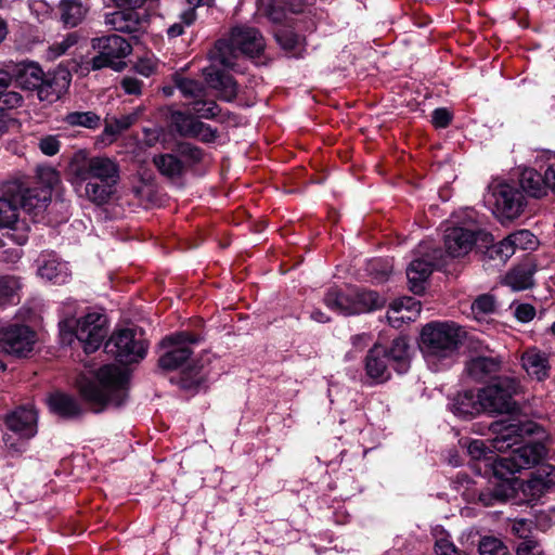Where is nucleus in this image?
Listing matches in <instances>:
<instances>
[{"instance_id": "57", "label": "nucleus", "mask_w": 555, "mask_h": 555, "mask_svg": "<svg viewBox=\"0 0 555 555\" xmlns=\"http://www.w3.org/2000/svg\"><path fill=\"white\" fill-rule=\"evenodd\" d=\"M452 119L451 113L447 108H437L433 112L431 121L437 128H446Z\"/></svg>"}, {"instance_id": "42", "label": "nucleus", "mask_w": 555, "mask_h": 555, "mask_svg": "<svg viewBox=\"0 0 555 555\" xmlns=\"http://www.w3.org/2000/svg\"><path fill=\"white\" fill-rule=\"evenodd\" d=\"M515 251L517 249L521 250H533L539 242L533 233L529 230H518L509 234Z\"/></svg>"}, {"instance_id": "50", "label": "nucleus", "mask_w": 555, "mask_h": 555, "mask_svg": "<svg viewBox=\"0 0 555 555\" xmlns=\"http://www.w3.org/2000/svg\"><path fill=\"white\" fill-rule=\"evenodd\" d=\"M189 5L188 10L181 13L180 18L186 26L192 25L196 20L195 9L201 5H211L215 0H186Z\"/></svg>"}, {"instance_id": "1", "label": "nucleus", "mask_w": 555, "mask_h": 555, "mask_svg": "<svg viewBox=\"0 0 555 555\" xmlns=\"http://www.w3.org/2000/svg\"><path fill=\"white\" fill-rule=\"evenodd\" d=\"M128 373L126 370L107 364L102 366L94 378L82 377L78 388L83 400L99 413L108 406L118 408L128 398Z\"/></svg>"}, {"instance_id": "3", "label": "nucleus", "mask_w": 555, "mask_h": 555, "mask_svg": "<svg viewBox=\"0 0 555 555\" xmlns=\"http://www.w3.org/2000/svg\"><path fill=\"white\" fill-rule=\"evenodd\" d=\"M465 337L463 328L454 322H430L421 332V349L428 363L451 358Z\"/></svg>"}, {"instance_id": "10", "label": "nucleus", "mask_w": 555, "mask_h": 555, "mask_svg": "<svg viewBox=\"0 0 555 555\" xmlns=\"http://www.w3.org/2000/svg\"><path fill=\"white\" fill-rule=\"evenodd\" d=\"M105 352L124 364L142 360L146 352V344L131 328H121L112 334L105 344Z\"/></svg>"}, {"instance_id": "47", "label": "nucleus", "mask_w": 555, "mask_h": 555, "mask_svg": "<svg viewBox=\"0 0 555 555\" xmlns=\"http://www.w3.org/2000/svg\"><path fill=\"white\" fill-rule=\"evenodd\" d=\"M21 289V283L15 276H1L0 278V299L13 300Z\"/></svg>"}, {"instance_id": "19", "label": "nucleus", "mask_w": 555, "mask_h": 555, "mask_svg": "<svg viewBox=\"0 0 555 555\" xmlns=\"http://www.w3.org/2000/svg\"><path fill=\"white\" fill-rule=\"evenodd\" d=\"M231 43L238 54L248 56L258 55L264 48L261 34L254 27L237 26L231 30Z\"/></svg>"}, {"instance_id": "27", "label": "nucleus", "mask_w": 555, "mask_h": 555, "mask_svg": "<svg viewBox=\"0 0 555 555\" xmlns=\"http://www.w3.org/2000/svg\"><path fill=\"white\" fill-rule=\"evenodd\" d=\"M537 271V264L532 260H527L511 270L504 281L513 291H524L533 285V274Z\"/></svg>"}, {"instance_id": "20", "label": "nucleus", "mask_w": 555, "mask_h": 555, "mask_svg": "<svg viewBox=\"0 0 555 555\" xmlns=\"http://www.w3.org/2000/svg\"><path fill=\"white\" fill-rule=\"evenodd\" d=\"M72 76L66 69H57L43 76L38 88V98L48 103L56 102L68 89Z\"/></svg>"}, {"instance_id": "61", "label": "nucleus", "mask_w": 555, "mask_h": 555, "mask_svg": "<svg viewBox=\"0 0 555 555\" xmlns=\"http://www.w3.org/2000/svg\"><path fill=\"white\" fill-rule=\"evenodd\" d=\"M529 531H530L529 524L525 519L516 520L512 525V532L525 540H527L526 538H527Z\"/></svg>"}, {"instance_id": "34", "label": "nucleus", "mask_w": 555, "mask_h": 555, "mask_svg": "<svg viewBox=\"0 0 555 555\" xmlns=\"http://www.w3.org/2000/svg\"><path fill=\"white\" fill-rule=\"evenodd\" d=\"M105 24L120 33H132L137 29L138 17L132 11H115L105 16Z\"/></svg>"}, {"instance_id": "33", "label": "nucleus", "mask_w": 555, "mask_h": 555, "mask_svg": "<svg viewBox=\"0 0 555 555\" xmlns=\"http://www.w3.org/2000/svg\"><path fill=\"white\" fill-rule=\"evenodd\" d=\"M41 279L53 282L55 284H63L69 276L67 263L56 259H51L44 262L38 270Z\"/></svg>"}, {"instance_id": "30", "label": "nucleus", "mask_w": 555, "mask_h": 555, "mask_svg": "<svg viewBox=\"0 0 555 555\" xmlns=\"http://www.w3.org/2000/svg\"><path fill=\"white\" fill-rule=\"evenodd\" d=\"M59 11L61 21L67 27L77 26L87 14V9L78 0H61Z\"/></svg>"}, {"instance_id": "25", "label": "nucleus", "mask_w": 555, "mask_h": 555, "mask_svg": "<svg viewBox=\"0 0 555 555\" xmlns=\"http://www.w3.org/2000/svg\"><path fill=\"white\" fill-rule=\"evenodd\" d=\"M451 411L462 417H472L483 412L480 391L472 390L460 392L451 404Z\"/></svg>"}, {"instance_id": "41", "label": "nucleus", "mask_w": 555, "mask_h": 555, "mask_svg": "<svg viewBox=\"0 0 555 555\" xmlns=\"http://www.w3.org/2000/svg\"><path fill=\"white\" fill-rule=\"evenodd\" d=\"M480 555H511L505 543L495 537H482L478 544Z\"/></svg>"}, {"instance_id": "28", "label": "nucleus", "mask_w": 555, "mask_h": 555, "mask_svg": "<svg viewBox=\"0 0 555 555\" xmlns=\"http://www.w3.org/2000/svg\"><path fill=\"white\" fill-rule=\"evenodd\" d=\"M81 189H83L82 196L95 205H103L107 203L116 191L115 181H98L87 180L83 182ZM80 190V188H76Z\"/></svg>"}, {"instance_id": "46", "label": "nucleus", "mask_w": 555, "mask_h": 555, "mask_svg": "<svg viewBox=\"0 0 555 555\" xmlns=\"http://www.w3.org/2000/svg\"><path fill=\"white\" fill-rule=\"evenodd\" d=\"M495 310L494 297L488 294L478 296L472 304V311L476 318L490 314Z\"/></svg>"}, {"instance_id": "52", "label": "nucleus", "mask_w": 555, "mask_h": 555, "mask_svg": "<svg viewBox=\"0 0 555 555\" xmlns=\"http://www.w3.org/2000/svg\"><path fill=\"white\" fill-rule=\"evenodd\" d=\"M77 39L74 34L67 35L61 41L53 43L49 51L52 57H59L76 43Z\"/></svg>"}, {"instance_id": "63", "label": "nucleus", "mask_w": 555, "mask_h": 555, "mask_svg": "<svg viewBox=\"0 0 555 555\" xmlns=\"http://www.w3.org/2000/svg\"><path fill=\"white\" fill-rule=\"evenodd\" d=\"M3 103H5L9 107H17L22 104L23 98L17 92H8L2 93Z\"/></svg>"}, {"instance_id": "16", "label": "nucleus", "mask_w": 555, "mask_h": 555, "mask_svg": "<svg viewBox=\"0 0 555 555\" xmlns=\"http://www.w3.org/2000/svg\"><path fill=\"white\" fill-rule=\"evenodd\" d=\"M490 192L495 212L501 218L515 219L524 211L525 196L517 186L498 182L490 185Z\"/></svg>"}, {"instance_id": "32", "label": "nucleus", "mask_w": 555, "mask_h": 555, "mask_svg": "<svg viewBox=\"0 0 555 555\" xmlns=\"http://www.w3.org/2000/svg\"><path fill=\"white\" fill-rule=\"evenodd\" d=\"M499 369V362L493 357H475L466 363V372L475 379H482Z\"/></svg>"}, {"instance_id": "62", "label": "nucleus", "mask_w": 555, "mask_h": 555, "mask_svg": "<svg viewBox=\"0 0 555 555\" xmlns=\"http://www.w3.org/2000/svg\"><path fill=\"white\" fill-rule=\"evenodd\" d=\"M139 74L150 77L156 69V65L151 60H140L135 66Z\"/></svg>"}, {"instance_id": "55", "label": "nucleus", "mask_w": 555, "mask_h": 555, "mask_svg": "<svg viewBox=\"0 0 555 555\" xmlns=\"http://www.w3.org/2000/svg\"><path fill=\"white\" fill-rule=\"evenodd\" d=\"M435 552L436 555H461L456 546L447 538L436 541Z\"/></svg>"}, {"instance_id": "35", "label": "nucleus", "mask_w": 555, "mask_h": 555, "mask_svg": "<svg viewBox=\"0 0 555 555\" xmlns=\"http://www.w3.org/2000/svg\"><path fill=\"white\" fill-rule=\"evenodd\" d=\"M43 76L42 69L37 64H25L18 69L16 82L24 89H36L38 91L39 86L42 83Z\"/></svg>"}, {"instance_id": "11", "label": "nucleus", "mask_w": 555, "mask_h": 555, "mask_svg": "<svg viewBox=\"0 0 555 555\" xmlns=\"http://www.w3.org/2000/svg\"><path fill=\"white\" fill-rule=\"evenodd\" d=\"M492 241L491 234L480 231L476 227H449L443 235L446 251L453 258L465 257L478 242L490 243Z\"/></svg>"}, {"instance_id": "23", "label": "nucleus", "mask_w": 555, "mask_h": 555, "mask_svg": "<svg viewBox=\"0 0 555 555\" xmlns=\"http://www.w3.org/2000/svg\"><path fill=\"white\" fill-rule=\"evenodd\" d=\"M386 359L387 350L379 345L372 347L365 358L366 375L376 383H384L390 378Z\"/></svg>"}, {"instance_id": "17", "label": "nucleus", "mask_w": 555, "mask_h": 555, "mask_svg": "<svg viewBox=\"0 0 555 555\" xmlns=\"http://www.w3.org/2000/svg\"><path fill=\"white\" fill-rule=\"evenodd\" d=\"M417 254L421 257L411 261L406 268L410 289L415 294L423 292V283L431 274L435 262L440 259V251L431 248L427 243L418 246Z\"/></svg>"}, {"instance_id": "9", "label": "nucleus", "mask_w": 555, "mask_h": 555, "mask_svg": "<svg viewBox=\"0 0 555 555\" xmlns=\"http://www.w3.org/2000/svg\"><path fill=\"white\" fill-rule=\"evenodd\" d=\"M519 383L512 377H499L480 391L483 412L513 413L516 403L513 396L519 392Z\"/></svg>"}, {"instance_id": "45", "label": "nucleus", "mask_w": 555, "mask_h": 555, "mask_svg": "<svg viewBox=\"0 0 555 555\" xmlns=\"http://www.w3.org/2000/svg\"><path fill=\"white\" fill-rule=\"evenodd\" d=\"M515 488L507 482L495 489L493 493H481L479 500L486 506L494 505L496 502H504L506 499L513 495Z\"/></svg>"}, {"instance_id": "36", "label": "nucleus", "mask_w": 555, "mask_h": 555, "mask_svg": "<svg viewBox=\"0 0 555 555\" xmlns=\"http://www.w3.org/2000/svg\"><path fill=\"white\" fill-rule=\"evenodd\" d=\"M481 244L486 247V256L501 263H505L516 253L509 235L495 244H492V242Z\"/></svg>"}, {"instance_id": "8", "label": "nucleus", "mask_w": 555, "mask_h": 555, "mask_svg": "<svg viewBox=\"0 0 555 555\" xmlns=\"http://www.w3.org/2000/svg\"><path fill=\"white\" fill-rule=\"evenodd\" d=\"M325 306L341 315H352L372 311L383 306V300L373 291L332 288L324 296Z\"/></svg>"}, {"instance_id": "6", "label": "nucleus", "mask_w": 555, "mask_h": 555, "mask_svg": "<svg viewBox=\"0 0 555 555\" xmlns=\"http://www.w3.org/2000/svg\"><path fill=\"white\" fill-rule=\"evenodd\" d=\"M209 56L212 66L204 70L206 81L211 88L221 91L227 100H231L236 95V82L230 75L215 68L216 64L227 68L234 66V61L237 59L238 53L231 43V39H229V41H217L214 49L209 52Z\"/></svg>"}, {"instance_id": "51", "label": "nucleus", "mask_w": 555, "mask_h": 555, "mask_svg": "<svg viewBox=\"0 0 555 555\" xmlns=\"http://www.w3.org/2000/svg\"><path fill=\"white\" fill-rule=\"evenodd\" d=\"M258 11L273 23H281L284 17L282 10L276 8L271 1H261Z\"/></svg>"}, {"instance_id": "54", "label": "nucleus", "mask_w": 555, "mask_h": 555, "mask_svg": "<svg viewBox=\"0 0 555 555\" xmlns=\"http://www.w3.org/2000/svg\"><path fill=\"white\" fill-rule=\"evenodd\" d=\"M517 555H543L541 545L531 539L521 541L516 547Z\"/></svg>"}, {"instance_id": "49", "label": "nucleus", "mask_w": 555, "mask_h": 555, "mask_svg": "<svg viewBox=\"0 0 555 555\" xmlns=\"http://www.w3.org/2000/svg\"><path fill=\"white\" fill-rule=\"evenodd\" d=\"M178 89L181 91L183 95L190 98H199L204 92L203 86L199 82L192 79L179 80Z\"/></svg>"}, {"instance_id": "58", "label": "nucleus", "mask_w": 555, "mask_h": 555, "mask_svg": "<svg viewBox=\"0 0 555 555\" xmlns=\"http://www.w3.org/2000/svg\"><path fill=\"white\" fill-rule=\"evenodd\" d=\"M120 86L125 93L139 95L142 91V82L134 77H124L120 81Z\"/></svg>"}, {"instance_id": "21", "label": "nucleus", "mask_w": 555, "mask_h": 555, "mask_svg": "<svg viewBox=\"0 0 555 555\" xmlns=\"http://www.w3.org/2000/svg\"><path fill=\"white\" fill-rule=\"evenodd\" d=\"M422 310L421 302L413 297H402L393 300L388 309L387 319L392 326L403 322H413Z\"/></svg>"}, {"instance_id": "4", "label": "nucleus", "mask_w": 555, "mask_h": 555, "mask_svg": "<svg viewBox=\"0 0 555 555\" xmlns=\"http://www.w3.org/2000/svg\"><path fill=\"white\" fill-rule=\"evenodd\" d=\"M104 324V317L98 312H90L79 319L66 317L60 322L62 343L70 345L76 338L86 353H92L99 349L106 336Z\"/></svg>"}, {"instance_id": "5", "label": "nucleus", "mask_w": 555, "mask_h": 555, "mask_svg": "<svg viewBox=\"0 0 555 555\" xmlns=\"http://www.w3.org/2000/svg\"><path fill=\"white\" fill-rule=\"evenodd\" d=\"M69 181L81 188L87 180L119 181L118 165L108 157H88L85 151L76 152L67 167Z\"/></svg>"}, {"instance_id": "7", "label": "nucleus", "mask_w": 555, "mask_h": 555, "mask_svg": "<svg viewBox=\"0 0 555 555\" xmlns=\"http://www.w3.org/2000/svg\"><path fill=\"white\" fill-rule=\"evenodd\" d=\"M546 454L541 442H529L512 450L507 455L496 457L492 463L493 475L508 481L516 473L538 465Z\"/></svg>"}, {"instance_id": "44", "label": "nucleus", "mask_w": 555, "mask_h": 555, "mask_svg": "<svg viewBox=\"0 0 555 555\" xmlns=\"http://www.w3.org/2000/svg\"><path fill=\"white\" fill-rule=\"evenodd\" d=\"M275 37L278 42L284 50L294 51V54H297L300 51L302 46V39L292 30H280L276 33Z\"/></svg>"}, {"instance_id": "56", "label": "nucleus", "mask_w": 555, "mask_h": 555, "mask_svg": "<svg viewBox=\"0 0 555 555\" xmlns=\"http://www.w3.org/2000/svg\"><path fill=\"white\" fill-rule=\"evenodd\" d=\"M547 162V168L545 169V182L548 188L555 191V154L547 152L544 154Z\"/></svg>"}, {"instance_id": "24", "label": "nucleus", "mask_w": 555, "mask_h": 555, "mask_svg": "<svg viewBox=\"0 0 555 555\" xmlns=\"http://www.w3.org/2000/svg\"><path fill=\"white\" fill-rule=\"evenodd\" d=\"M522 367L531 377L543 380L548 376L550 363L546 354L537 348L528 349L521 357Z\"/></svg>"}, {"instance_id": "59", "label": "nucleus", "mask_w": 555, "mask_h": 555, "mask_svg": "<svg viewBox=\"0 0 555 555\" xmlns=\"http://www.w3.org/2000/svg\"><path fill=\"white\" fill-rule=\"evenodd\" d=\"M534 315H535V310L531 305H528V304L519 305L515 309V317L520 322H529L534 318Z\"/></svg>"}, {"instance_id": "12", "label": "nucleus", "mask_w": 555, "mask_h": 555, "mask_svg": "<svg viewBox=\"0 0 555 555\" xmlns=\"http://www.w3.org/2000/svg\"><path fill=\"white\" fill-rule=\"evenodd\" d=\"M92 48L98 52V55L92 57L90 63L93 70L104 67H113L115 70H119L120 62H115V60L124 59L131 52V46L118 35L94 38L92 39Z\"/></svg>"}, {"instance_id": "2", "label": "nucleus", "mask_w": 555, "mask_h": 555, "mask_svg": "<svg viewBox=\"0 0 555 555\" xmlns=\"http://www.w3.org/2000/svg\"><path fill=\"white\" fill-rule=\"evenodd\" d=\"M490 431L493 435L490 446H487L483 440L476 439L469 442L467 452L473 460H485L492 467V463L496 459L491 449L505 452L517 444L520 437L534 434L535 424L531 422L520 423L516 420H504L492 423Z\"/></svg>"}, {"instance_id": "39", "label": "nucleus", "mask_w": 555, "mask_h": 555, "mask_svg": "<svg viewBox=\"0 0 555 555\" xmlns=\"http://www.w3.org/2000/svg\"><path fill=\"white\" fill-rule=\"evenodd\" d=\"M172 122L176 130L183 137L195 138L202 121L191 115L180 112L172 114Z\"/></svg>"}, {"instance_id": "29", "label": "nucleus", "mask_w": 555, "mask_h": 555, "mask_svg": "<svg viewBox=\"0 0 555 555\" xmlns=\"http://www.w3.org/2000/svg\"><path fill=\"white\" fill-rule=\"evenodd\" d=\"M387 359L395 363V370L402 374L410 366V345L405 337H397L392 340L390 349L387 351Z\"/></svg>"}, {"instance_id": "14", "label": "nucleus", "mask_w": 555, "mask_h": 555, "mask_svg": "<svg viewBox=\"0 0 555 555\" xmlns=\"http://www.w3.org/2000/svg\"><path fill=\"white\" fill-rule=\"evenodd\" d=\"M7 193L16 198L18 207L37 217L51 201V186H28L20 181L7 183Z\"/></svg>"}, {"instance_id": "43", "label": "nucleus", "mask_w": 555, "mask_h": 555, "mask_svg": "<svg viewBox=\"0 0 555 555\" xmlns=\"http://www.w3.org/2000/svg\"><path fill=\"white\" fill-rule=\"evenodd\" d=\"M366 270L377 283H382L391 274L392 264L388 260L373 259L367 263Z\"/></svg>"}, {"instance_id": "31", "label": "nucleus", "mask_w": 555, "mask_h": 555, "mask_svg": "<svg viewBox=\"0 0 555 555\" xmlns=\"http://www.w3.org/2000/svg\"><path fill=\"white\" fill-rule=\"evenodd\" d=\"M520 186L524 192L532 197H541L545 195L546 188H548L545 182V176L542 177L534 169H526L522 171L520 176Z\"/></svg>"}, {"instance_id": "64", "label": "nucleus", "mask_w": 555, "mask_h": 555, "mask_svg": "<svg viewBox=\"0 0 555 555\" xmlns=\"http://www.w3.org/2000/svg\"><path fill=\"white\" fill-rule=\"evenodd\" d=\"M115 120V124L117 125V127L119 128V130L122 132L125 130H127L128 128H130L134 121L137 120V115L135 114H130V115H125V116H121L120 118H114Z\"/></svg>"}, {"instance_id": "26", "label": "nucleus", "mask_w": 555, "mask_h": 555, "mask_svg": "<svg viewBox=\"0 0 555 555\" xmlns=\"http://www.w3.org/2000/svg\"><path fill=\"white\" fill-rule=\"evenodd\" d=\"M48 404L50 410L63 418L79 417L83 410L77 400L66 393L55 392L49 396Z\"/></svg>"}, {"instance_id": "22", "label": "nucleus", "mask_w": 555, "mask_h": 555, "mask_svg": "<svg viewBox=\"0 0 555 555\" xmlns=\"http://www.w3.org/2000/svg\"><path fill=\"white\" fill-rule=\"evenodd\" d=\"M37 413L33 408H20L5 417L10 430L22 438H31L36 435Z\"/></svg>"}, {"instance_id": "48", "label": "nucleus", "mask_w": 555, "mask_h": 555, "mask_svg": "<svg viewBox=\"0 0 555 555\" xmlns=\"http://www.w3.org/2000/svg\"><path fill=\"white\" fill-rule=\"evenodd\" d=\"M192 111L198 115V117L210 119L216 117L220 108L214 101H202L196 100L192 103Z\"/></svg>"}, {"instance_id": "53", "label": "nucleus", "mask_w": 555, "mask_h": 555, "mask_svg": "<svg viewBox=\"0 0 555 555\" xmlns=\"http://www.w3.org/2000/svg\"><path fill=\"white\" fill-rule=\"evenodd\" d=\"M38 146L44 155L53 156L59 153L61 144L55 135H46L40 139Z\"/></svg>"}, {"instance_id": "37", "label": "nucleus", "mask_w": 555, "mask_h": 555, "mask_svg": "<svg viewBox=\"0 0 555 555\" xmlns=\"http://www.w3.org/2000/svg\"><path fill=\"white\" fill-rule=\"evenodd\" d=\"M153 163L158 171L168 178L180 177L183 172V163L172 154L154 156Z\"/></svg>"}, {"instance_id": "40", "label": "nucleus", "mask_w": 555, "mask_h": 555, "mask_svg": "<svg viewBox=\"0 0 555 555\" xmlns=\"http://www.w3.org/2000/svg\"><path fill=\"white\" fill-rule=\"evenodd\" d=\"M64 121L72 127L95 129L100 125V117L93 112H72L64 117Z\"/></svg>"}, {"instance_id": "18", "label": "nucleus", "mask_w": 555, "mask_h": 555, "mask_svg": "<svg viewBox=\"0 0 555 555\" xmlns=\"http://www.w3.org/2000/svg\"><path fill=\"white\" fill-rule=\"evenodd\" d=\"M18 204L15 197L7 193V183L3 185L2 195L0 196V228H5L12 233V240L23 245L28 238V225L24 220L18 218Z\"/></svg>"}, {"instance_id": "60", "label": "nucleus", "mask_w": 555, "mask_h": 555, "mask_svg": "<svg viewBox=\"0 0 555 555\" xmlns=\"http://www.w3.org/2000/svg\"><path fill=\"white\" fill-rule=\"evenodd\" d=\"M217 138V131L212 129L210 126L201 122L195 139H198L203 142H212Z\"/></svg>"}, {"instance_id": "15", "label": "nucleus", "mask_w": 555, "mask_h": 555, "mask_svg": "<svg viewBox=\"0 0 555 555\" xmlns=\"http://www.w3.org/2000/svg\"><path fill=\"white\" fill-rule=\"evenodd\" d=\"M199 338L188 332H180L165 337L160 347L165 352L160 356L158 363L165 370H176L181 366L192 354L191 344H195Z\"/></svg>"}, {"instance_id": "13", "label": "nucleus", "mask_w": 555, "mask_h": 555, "mask_svg": "<svg viewBox=\"0 0 555 555\" xmlns=\"http://www.w3.org/2000/svg\"><path fill=\"white\" fill-rule=\"evenodd\" d=\"M37 341V333L24 324H10L0 333V350L16 358L28 357Z\"/></svg>"}, {"instance_id": "38", "label": "nucleus", "mask_w": 555, "mask_h": 555, "mask_svg": "<svg viewBox=\"0 0 555 555\" xmlns=\"http://www.w3.org/2000/svg\"><path fill=\"white\" fill-rule=\"evenodd\" d=\"M530 488L542 492L555 485V467L545 465L540 467L528 481Z\"/></svg>"}]
</instances>
